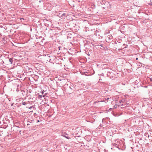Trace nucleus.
<instances>
[{
  "label": "nucleus",
  "instance_id": "nucleus-16",
  "mask_svg": "<svg viewBox=\"0 0 152 152\" xmlns=\"http://www.w3.org/2000/svg\"><path fill=\"white\" fill-rule=\"evenodd\" d=\"M48 57L50 58V56H49Z\"/></svg>",
  "mask_w": 152,
  "mask_h": 152
},
{
  "label": "nucleus",
  "instance_id": "nucleus-9",
  "mask_svg": "<svg viewBox=\"0 0 152 152\" xmlns=\"http://www.w3.org/2000/svg\"><path fill=\"white\" fill-rule=\"evenodd\" d=\"M42 97V95H38V98L39 99H40Z\"/></svg>",
  "mask_w": 152,
  "mask_h": 152
},
{
  "label": "nucleus",
  "instance_id": "nucleus-7",
  "mask_svg": "<svg viewBox=\"0 0 152 152\" xmlns=\"http://www.w3.org/2000/svg\"><path fill=\"white\" fill-rule=\"evenodd\" d=\"M9 62L11 64H12V61H13L12 58H10L9 59Z\"/></svg>",
  "mask_w": 152,
  "mask_h": 152
},
{
  "label": "nucleus",
  "instance_id": "nucleus-4",
  "mask_svg": "<svg viewBox=\"0 0 152 152\" xmlns=\"http://www.w3.org/2000/svg\"><path fill=\"white\" fill-rule=\"evenodd\" d=\"M124 100H120L119 102L120 104L118 105V106H122L123 105V103L124 102Z\"/></svg>",
  "mask_w": 152,
  "mask_h": 152
},
{
  "label": "nucleus",
  "instance_id": "nucleus-1",
  "mask_svg": "<svg viewBox=\"0 0 152 152\" xmlns=\"http://www.w3.org/2000/svg\"><path fill=\"white\" fill-rule=\"evenodd\" d=\"M69 85L68 87V88L66 90L67 91L68 93L69 94L72 93L74 91L75 89V86L73 84L69 83Z\"/></svg>",
  "mask_w": 152,
  "mask_h": 152
},
{
  "label": "nucleus",
  "instance_id": "nucleus-14",
  "mask_svg": "<svg viewBox=\"0 0 152 152\" xmlns=\"http://www.w3.org/2000/svg\"><path fill=\"white\" fill-rule=\"evenodd\" d=\"M136 60H138V58H136Z\"/></svg>",
  "mask_w": 152,
  "mask_h": 152
},
{
  "label": "nucleus",
  "instance_id": "nucleus-3",
  "mask_svg": "<svg viewBox=\"0 0 152 152\" xmlns=\"http://www.w3.org/2000/svg\"><path fill=\"white\" fill-rule=\"evenodd\" d=\"M69 83H71L69 82H68V83H66L64 86V87L66 90L68 88V87L69 85Z\"/></svg>",
  "mask_w": 152,
  "mask_h": 152
},
{
  "label": "nucleus",
  "instance_id": "nucleus-19",
  "mask_svg": "<svg viewBox=\"0 0 152 152\" xmlns=\"http://www.w3.org/2000/svg\"><path fill=\"white\" fill-rule=\"evenodd\" d=\"M50 60H51V59H50L49 60V61H50Z\"/></svg>",
  "mask_w": 152,
  "mask_h": 152
},
{
  "label": "nucleus",
  "instance_id": "nucleus-8",
  "mask_svg": "<svg viewBox=\"0 0 152 152\" xmlns=\"http://www.w3.org/2000/svg\"><path fill=\"white\" fill-rule=\"evenodd\" d=\"M23 105H25L27 104V103L25 102H23L22 103Z\"/></svg>",
  "mask_w": 152,
  "mask_h": 152
},
{
  "label": "nucleus",
  "instance_id": "nucleus-18",
  "mask_svg": "<svg viewBox=\"0 0 152 152\" xmlns=\"http://www.w3.org/2000/svg\"><path fill=\"white\" fill-rule=\"evenodd\" d=\"M131 148H132V149H133V148H132V147H131Z\"/></svg>",
  "mask_w": 152,
  "mask_h": 152
},
{
  "label": "nucleus",
  "instance_id": "nucleus-2",
  "mask_svg": "<svg viewBox=\"0 0 152 152\" xmlns=\"http://www.w3.org/2000/svg\"><path fill=\"white\" fill-rule=\"evenodd\" d=\"M62 136L64 137H66L68 139H70V138L69 137V135L65 132H62Z\"/></svg>",
  "mask_w": 152,
  "mask_h": 152
},
{
  "label": "nucleus",
  "instance_id": "nucleus-13",
  "mask_svg": "<svg viewBox=\"0 0 152 152\" xmlns=\"http://www.w3.org/2000/svg\"><path fill=\"white\" fill-rule=\"evenodd\" d=\"M39 122V120H37V123L38 122Z\"/></svg>",
  "mask_w": 152,
  "mask_h": 152
},
{
  "label": "nucleus",
  "instance_id": "nucleus-10",
  "mask_svg": "<svg viewBox=\"0 0 152 152\" xmlns=\"http://www.w3.org/2000/svg\"><path fill=\"white\" fill-rule=\"evenodd\" d=\"M36 114H36V113H34V116H36Z\"/></svg>",
  "mask_w": 152,
  "mask_h": 152
},
{
  "label": "nucleus",
  "instance_id": "nucleus-17",
  "mask_svg": "<svg viewBox=\"0 0 152 152\" xmlns=\"http://www.w3.org/2000/svg\"><path fill=\"white\" fill-rule=\"evenodd\" d=\"M31 108V107H29V109H30V108Z\"/></svg>",
  "mask_w": 152,
  "mask_h": 152
},
{
  "label": "nucleus",
  "instance_id": "nucleus-6",
  "mask_svg": "<svg viewBox=\"0 0 152 152\" xmlns=\"http://www.w3.org/2000/svg\"><path fill=\"white\" fill-rule=\"evenodd\" d=\"M33 123V120H31L30 121H29L27 122V125L28 126L30 125V124Z\"/></svg>",
  "mask_w": 152,
  "mask_h": 152
},
{
  "label": "nucleus",
  "instance_id": "nucleus-12",
  "mask_svg": "<svg viewBox=\"0 0 152 152\" xmlns=\"http://www.w3.org/2000/svg\"><path fill=\"white\" fill-rule=\"evenodd\" d=\"M150 80L151 81H152V77L150 78Z\"/></svg>",
  "mask_w": 152,
  "mask_h": 152
},
{
  "label": "nucleus",
  "instance_id": "nucleus-15",
  "mask_svg": "<svg viewBox=\"0 0 152 152\" xmlns=\"http://www.w3.org/2000/svg\"><path fill=\"white\" fill-rule=\"evenodd\" d=\"M96 102H94V103L95 104Z\"/></svg>",
  "mask_w": 152,
  "mask_h": 152
},
{
  "label": "nucleus",
  "instance_id": "nucleus-5",
  "mask_svg": "<svg viewBox=\"0 0 152 152\" xmlns=\"http://www.w3.org/2000/svg\"><path fill=\"white\" fill-rule=\"evenodd\" d=\"M67 16V15L66 13H64L61 15V18H64L65 17H66Z\"/></svg>",
  "mask_w": 152,
  "mask_h": 152
},
{
  "label": "nucleus",
  "instance_id": "nucleus-11",
  "mask_svg": "<svg viewBox=\"0 0 152 152\" xmlns=\"http://www.w3.org/2000/svg\"><path fill=\"white\" fill-rule=\"evenodd\" d=\"M20 20L22 21V20H24V18H22L20 19Z\"/></svg>",
  "mask_w": 152,
  "mask_h": 152
}]
</instances>
